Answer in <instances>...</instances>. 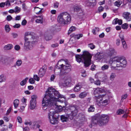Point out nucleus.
<instances>
[{"instance_id": "obj_1", "label": "nucleus", "mask_w": 131, "mask_h": 131, "mask_svg": "<svg viewBox=\"0 0 131 131\" xmlns=\"http://www.w3.org/2000/svg\"><path fill=\"white\" fill-rule=\"evenodd\" d=\"M92 55L87 51H85L83 52L82 55H75V58L77 61L80 63L81 61L83 62L85 66L88 67L91 64V59Z\"/></svg>"}, {"instance_id": "obj_2", "label": "nucleus", "mask_w": 131, "mask_h": 131, "mask_svg": "<svg viewBox=\"0 0 131 131\" xmlns=\"http://www.w3.org/2000/svg\"><path fill=\"white\" fill-rule=\"evenodd\" d=\"M55 89L52 87L49 88L46 91V93L42 101V106L44 110H46L48 106L51 104L50 101L52 100L54 97L53 95V92Z\"/></svg>"}, {"instance_id": "obj_3", "label": "nucleus", "mask_w": 131, "mask_h": 131, "mask_svg": "<svg viewBox=\"0 0 131 131\" xmlns=\"http://www.w3.org/2000/svg\"><path fill=\"white\" fill-rule=\"evenodd\" d=\"M109 63L111 64L115 69L118 70H120V68L123 67L126 64V61L124 59L121 57H115L112 59H110Z\"/></svg>"}, {"instance_id": "obj_4", "label": "nucleus", "mask_w": 131, "mask_h": 131, "mask_svg": "<svg viewBox=\"0 0 131 131\" xmlns=\"http://www.w3.org/2000/svg\"><path fill=\"white\" fill-rule=\"evenodd\" d=\"M57 21L61 24H68L71 22V16L67 12L62 13L58 15L57 18Z\"/></svg>"}, {"instance_id": "obj_5", "label": "nucleus", "mask_w": 131, "mask_h": 131, "mask_svg": "<svg viewBox=\"0 0 131 131\" xmlns=\"http://www.w3.org/2000/svg\"><path fill=\"white\" fill-rule=\"evenodd\" d=\"M108 116L105 114H102L99 116H95V119L93 121L95 124L97 123L101 126H103L106 124L109 121Z\"/></svg>"}, {"instance_id": "obj_6", "label": "nucleus", "mask_w": 131, "mask_h": 131, "mask_svg": "<svg viewBox=\"0 0 131 131\" xmlns=\"http://www.w3.org/2000/svg\"><path fill=\"white\" fill-rule=\"evenodd\" d=\"M65 112L68 117L70 119H72L74 117L77 115L78 110L75 105H70L69 107L65 108Z\"/></svg>"}, {"instance_id": "obj_7", "label": "nucleus", "mask_w": 131, "mask_h": 131, "mask_svg": "<svg viewBox=\"0 0 131 131\" xmlns=\"http://www.w3.org/2000/svg\"><path fill=\"white\" fill-rule=\"evenodd\" d=\"M66 65L62 64L60 65L59 66L58 65V64L55 66L54 70V72L57 69H61L60 70V75H62L66 74L71 71V65L68 63L67 61H66Z\"/></svg>"}, {"instance_id": "obj_8", "label": "nucleus", "mask_w": 131, "mask_h": 131, "mask_svg": "<svg viewBox=\"0 0 131 131\" xmlns=\"http://www.w3.org/2000/svg\"><path fill=\"white\" fill-rule=\"evenodd\" d=\"M105 95L95 96L94 99L96 100L97 104L100 107H105L108 103V101L107 100H105L102 101L103 97Z\"/></svg>"}, {"instance_id": "obj_9", "label": "nucleus", "mask_w": 131, "mask_h": 131, "mask_svg": "<svg viewBox=\"0 0 131 131\" xmlns=\"http://www.w3.org/2000/svg\"><path fill=\"white\" fill-rule=\"evenodd\" d=\"M37 97L36 95H33L31 96V100L30 102L29 108L30 109H34L36 106L37 102L36 99Z\"/></svg>"}, {"instance_id": "obj_10", "label": "nucleus", "mask_w": 131, "mask_h": 131, "mask_svg": "<svg viewBox=\"0 0 131 131\" xmlns=\"http://www.w3.org/2000/svg\"><path fill=\"white\" fill-rule=\"evenodd\" d=\"M65 100L64 99V100H61L59 99L56 98L54 97H53V99H52V100H51V101H50V102L51 103L48 106V107L52 105L57 106V104H58V102H60L61 103H63L64 102V101H65Z\"/></svg>"}, {"instance_id": "obj_11", "label": "nucleus", "mask_w": 131, "mask_h": 131, "mask_svg": "<svg viewBox=\"0 0 131 131\" xmlns=\"http://www.w3.org/2000/svg\"><path fill=\"white\" fill-rule=\"evenodd\" d=\"M85 4L88 6L93 7L96 4V0H85Z\"/></svg>"}, {"instance_id": "obj_12", "label": "nucleus", "mask_w": 131, "mask_h": 131, "mask_svg": "<svg viewBox=\"0 0 131 131\" xmlns=\"http://www.w3.org/2000/svg\"><path fill=\"white\" fill-rule=\"evenodd\" d=\"M119 37L121 40L123 48L125 50L127 48V46L125 41L124 35H123L119 34Z\"/></svg>"}, {"instance_id": "obj_13", "label": "nucleus", "mask_w": 131, "mask_h": 131, "mask_svg": "<svg viewBox=\"0 0 131 131\" xmlns=\"http://www.w3.org/2000/svg\"><path fill=\"white\" fill-rule=\"evenodd\" d=\"M84 82H79L74 87V90L75 92H78L80 91L82 87L83 86Z\"/></svg>"}, {"instance_id": "obj_14", "label": "nucleus", "mask_w": 131, "mask_h": 131, "mask_svg": "<svg viewBox=\"0 0 131 131\" xmlns=\"http://www.w3.org/2000/svg\"><path fill=\"white\" fill-rule=\"evenodd\" d=\"M130 13L128 12H125L123 14V16L124 18L128 21H131V16Z\"/></svg>"}, {"instance_id": "obj_15", "label": "nucleus", "mask_w": 131, "mask_h": 131, "mask_svg": "<svg viewBox=\"0 0 131 131\" xmlns=\"http://www.w3.org/2000/svg\"><path fill=\"white\" fill-rule=\"evenodd\" d=\"M106 91L104 89L101 88H97L94 90V93L95 95L96 94L100 93H105Z\"/></svg>"}, {"instance_id": "obj_16", "label": "nucleus", "mask_w": 131, "mask_h": 131, "mask_svg": "<svg viewBox=\"0 0 131 131\" xmlns=\"http://www.w3.org/2000/svg\"><path fill=\"white\" fill-rule=\"evenodd\" d=\"M104 57V54L102 53L98 52L94 56V58L96 60H100Z\"/></svg>"}, {"instance_id": "obj_17", "label": "nucleus", "mask_w": 131, "mask_h": 131, "mask_svg": "<svg viewBox=\"0 0 131 131\" xmlns=\"http://www.w3.org/2000/svg\"><path fill=\"white\" fill-rule=\"evenodd\" d=\"M24 45L25 48L27 50L30 49L32 47L31 43L29 41L25 42Z\"/></svg>"}, {"instance_id": "obj_18", "label": "nucleus", "mask_w": 131, "mask_h": 131, "mask_svg": "<svg viewBox=\"0 0 131 131\" xmlns=\"http://www.w3.org/2000/svg\"><path fill=\"white\" fill-rule=\"evenodd\" d=\"M53 93L54 97H55V96L60 98H63L65 100L66 99V98L63 95H61L59 93V92L55 90V91H54L53 92Z\"/></svg>"}, {"instance_id": "obj_19", "label": "nucleus", "mask_w": 131, "mask_h": 131, "mask_svg": "<svg viewBox=\"0 0 131 131\" xmlns=\"http://www.w3.org/2000/svg\"><path fill=\"white\" fill-rule=\"evenodd\" d=\"M44 36L45 39L46 40H50L52 38V36L48 32H46L44 33Z\"/></svg>"}, {"instance_id": "obj_20", "label": "nucleus", "mask_w": 131, "mask_h": 131, "mask_svg": "<svg viewBox=\"0 0 131 131\" xmlns=\"http://www.w3.org/2000/svg\"><path fill=\"white\" fill-rule=\"evenodd\" d=\"M46 71V69L43 68H41L38 73L39 76L40 77H42L45 74Z\"/></svg>"}, {"instance_id": "obj_21", "label": "nucleus", "mask_w": 131, "mask_h": 131, "mask_svg": "<svg viewBox=\"0 0 131 131\" xmlns=\"http://www.w3.org/2000/svg\"><path fill=\"white\" fill-rule=\"evenodd\" d=\"M49 113H48V117L49 119L51 118V116L52 117H54V115L55 114V111L53 109H50L49 111Z\"/></svg>"}, {"instance_id": "obj_22", "label": "nucleus", "mask_w": 131, "mask_h": 131, "mask_svg": "<svg viewBox=\"0 0 131 131\" xmlns=\"http://www.w3.org/2000/svg\"><path fill=\"white\" fill-rule=\"evenodd\" d=\"M88 93L85 91L82 92L79 95V97L81 99H83L87 95Z\"/></svg>"}, {"instance_id": "obj_23", "label": "nucleus", "mask_w": 131, "mask_h": 131, "mask_svg": "<svg viewBox=\"0 0 131 131\" xmlns=\"http://www.w3.org/2000/svg\"><path fill=\"white\" fill-rule=\"evenodd\" d=\"M49 119L50 122L53 124H54L57 123L58 119L54 116L52 117V119H51L50 118Z\"/></svg>"}, {"instance_id": "obj_24", "label": "nucleus", "mask_w": 131, "mask_h": 131, "mask_svg": "<svg viewBox=\"0 0 131 131\" xmlns=\"http://www.w3.org/2000/svg\"><path fill=\"white\" fill-rule=\"evenodd\" d=\"M116 52L115 49L113 48L110 49L109 52L108 53V55L109 56L111 57L113 54L116 53Z\"/></svg>"}, {"instance_id": "obj_25", "label": "nucleus", "mask_w": 131, "mask_h": 131, "mask_svg": "<svg viewBox=\"0 0 131 131\" xmlns=\"http://www.w3.org/2000/svg\"><path fill=\"white\" fill-rule=\"evenodd\" d=\"M6 80V78L5 76L3 74L0 75V83L5 82Z\"/></svg>"}, {"instance_id": "obj_26", "label": "nucleus", "mask_w": 131, "mask_h": 131, "mask_svg": "<svg viewBox=\"0 0 131 131\" xmlns=\"http://www.w3.org/2000/svg\"><path fill=\"white\" fill-rule=\"evenodd\" d=\"M76 27L75 26H72L69 29L68 32V35H69L71 32L75 30Z\"/></svg>"}, {"instance_id": "obj_27", "label": "nucleus", "mask_w": 131, "mask_h": 131, "mask_svg": "<svg viewBox=\"0 0 131 131\" xmlns=\"http://www.w3.org/2000/svg\"><path fill=\"white\" fill-rule=\"evenodd\" d=\"M19 103V101L18 99H16L14 100L13 104L15 108H16L18 107Z\"/></svg>"}, {"instance_id": "obj_28", "label": "nucleus", "mask_w": 131, "mask_h": 131, "mask_svg": "<svg viewBox=\"0 0 131 131\" xmlns=\"http://www.w3.org/2000/svg\"><path fill=\"white\" fill-rule=\"evenodd\" d=\"M13 46L12 44H9L6 45L4 47V49L5 50H9L12 48Z\"/></svg>"}, {"instance_id": "obj_29", "label": "nucleus", "mask_w": 131, "mask_h": 131, "mask_svg": "<svg viewBox=\"0 0 131 131\" xmlns=\"http://www.w3.org/2000/svg\"><path fill=\"white\" fill-rule=\"evenodd\" d=\"M61 119L62 122H67L68 121V118L64 115H62L61 116Z\"/></svg>"}, {"instance_id": "obj_30", "label": "nucleus", "mask_w": 131, "mask_h": 131, "mask_svg": "<svg viewBox=\"0 0 131 131\" xmlns=\"http://www.w3.org/2000/svg\"><path fill=\"white\" fill-rule=\"evenodd\" d=\"M122 2L121 0H118L114 3V5L118 7H119L122 4Z\"/></svg>"}, {"instance_id": "obj_31", "label": "nucleus", "mask_w": 131, "mask_h": 131, "mask_svg": "<svg viewBox=\"0 0 131 131\" xmlns=\"http://www.w3.org/2000/svg\"><path fill=\"white\" fill-rule=\"evenodd\" d=\"M104 74L103 73H99L96 74L95 75V77L96 78H103Z\"/></svg>"}, {"instance_id": "obj_32", "label": "nucleus", "mask_w": 131, "mask_h": 131, "mask_svg": "<svg viewBox=\"0 0 131 131\" xmlns=\"http://www.w3.org/2000/svg\"><path fill=\"white\" fill-rule=\"evenodd\" d=\"M74 12H76L78 13L82 10L80 7L78 6H75L74 7Z\"/></svg>"}, {"instance_id": "obj_33", "label": "nucleus", "mask_w": 131, "mask_h": 131, "mask_svg": "<svg viewBox=\"0 0 131 131\" xmlns=\"http://www.w3.org/2000/svg\"><path fill=\"white\" fill-rule=\"evenodd\" d=\"M125 111L124 110L119 109H118L116 112V114L118 115H120L124 113Z\"/></svg>"}, {"instance_id": "obj_34", "label": "nucleus", "mask_w": 131, "mask_h": 131, "mask_svg": "<svg viewBox=\"0 0 131 131\" xmlns=\"http://www.w3.org/2000/svg\"><path fill=\"white\" fill-rule=\"evenodd\" d=\"M28 78H26L25 79L23 80L20 83V85L21 86H23L25 85L27 81L28 80Z\"/></svg>"}, {"instance_id": "obj_35", "label": "nucleus", "mask_w": 131, "mask_h": 131, "mask_svg": "<svg viewBox=\"0 0 131 131\" xmlns=\"http://www.w3.org/2000/svg\"><path fill=\"white\" fill-rule=\"evenodd\" d=\"M109 66L108 65L104 64L101 67V69L103 71L107 70L109 68Z\"/></svg>"}, {"instance_id": "obj_36", "label": "nucleus", "mask_w": 131, "mask_h": 131, "mask_svg": "<svg viewBox=\"0 0 131 131\" xmlns=\"http://www.w3.org/2000/svg\"><path fill=\"white\" fill-rule=\"evenodd\" d=\"M95 108L94 105H91L88 109V111L89 112H92L94 111Z\"/></svg>"}, {"instance_id": "obj_37", "label": "nucleus", "mask_w": 131, "mask_h": 131, "mask_svg": "<svg viewBox=\"0 0 131 131\" xmlns=\"http://www.w3.org/2000/svg\"><path fill=\"white\" fill-rule=\"evenodd\" d=\"M41 19H38L36 20V22L37 23H42L43 21V17L41 16Z\"/></svg>"}, {"instance_id": "obj_38", "label": "nucleus", "mask_w": 131, "mask_h": 131, "mask_svg": "<svg viewBox=\"0 0 131 131\" xmlns=\"http://www.w3.org/2000/svg\"><path fill=\"white\" fill-rule=\"evenodd\" d=\"M88 47L90 48L91 49H93L95 47V46L93 43H89L88 44Z\"/></svg>"}, {"instance_id": "obj_39", "label": "nucleus", "mask_w": 131, "mask_h": 131, "mask_svg": "<svg viewBox=\"0 0 131 131\" xmlns=\"http://www.w3.org/2000/svg\"><path fill=\"white\" fill-rule=\"evenodd\" d=\"M71 81L70 80H67L65 81L64 84L67 86H69L70 85Z\"/></svg>"}, {"instance_id": "obj_40", "label": "nucleus", "mask_w": 131, "mask_h": 131, "mask_svg": "<svg viewBox=\"0 0 131 131\" xmlns=\"http://www.w3.org/2000/svg\"><path fill=\"white\" fill-rule=\"evenodd\" d=\"M78 15L80 18H82L84 16V13L82 10L79 12L78 13Z\"/></svg>"}, {"instance_id": "obj_41", "label": "nucleus", "mask_w": 131, "mask_h": 131, "mask_svg": "<svg viewBox=\"0 0 131 131\" xmlns=\"http://www.w3.org/2000/svg\"><path fill=\"white\" fill-rule=\"evenodd\" d=\"M116 75L115 73H112L110 76V79L111 81H113L116 77Z\"/></svg>"}, {"instance_id": "obj_42", "label": "nucleus", "mask_w": 131, "mask_h": 131, "mask_svg": "<svg viewBox=\"0 0 131 131\" xmlns=\"http://www.w3.org/2000/svg\"><path fill=\"white\" fill-rule=\"evenodd\" d=\"M5 28L6 31L7 32H9L10 30V28L9 27V26L8 25H6L5 26Z\"/></svg>"}, {"instance_id": "obj_43", "label": "nucleus", "mask_w": 131, "mask_h": 131, "mask_svg": "<svg viewBox=\"0 0 131 131\" xmlns=\"http://www.w3.org/2000/svg\"><path fill=\"white\" fill-rule=\"evenodd\" d=\"M22 63V61L21 60H18L16 63V66H19L21 65Z\"/></svg>"}, {"instance_id": "obj_44", "label": "nucleus", "mask_w": 131, "mask_h": 131, "mask_svg": "<svg viewBox=\"0 0 131 131\" xmlns=\"http://www.w3.org/2000/svg\"><path fill=\"white\" fill-rule=\"evenodd\" d=\"M128 27V25L127 23H125L122 25V27L123 28L127 29Z\"/></svg>"}, {"instance_id": "obj_45", "label": "nucleus", "mask_w": 131, "mask_h": 131, "mask_svg": "<svg viewBox=\"0 0 131 131\" xmlns=\"http://www.w3.org/2000/svg\"><path fill=\"white\" fill-rule=\"evenodd\" d=\"M119 19L118 18L115 19L112 22V24H115L118 23Z\"/></svg>"}, {"instance_id": "obj_46", "label": "nucleus", "mask_w": 131, "mask_h": 131, "mask_svg": "<svg viewBox=\"0 0 131 131\" xmlns=\"http://www.w3.org/2000/svg\"><path fill=\"white\" fill-rule=\"evenodd\" d=\"M15 13H18L20 11V8L18 7H16L15 8Z\"/></svg>"}, {"instance_id": "obj_47", "label": "nucleus", "mask_w": 131, "mask_h": 131, "mask_svg": "<svg viewBox=\"0 0 131 131\" xmlns=\"http://www.w3.org/2000/svg\"><path fill=\"white\" fill-rule=\"evenodd\" d=\"M121 43V40L119 39H117L116 40V44L117 46H119Z\"/></svg>"}, {"instance_id": "obj_48", "label": "nucleus", "mask_w": 131, "mask_h": 131, "mask_svg": "<svg viewBox=\"0 0 131 131\" xmlns=\"http://www.w3.org/2000/svg\"><path fill=\"white\" fill-rule=\"evenodd\" d=\"M83 37V34H77L75 38L77 39H79L80 38L82 37Z\"/></svg>"}, {"instance_id": "obj_49", "label": "nucleus", "mask_w": 131, "mask_h": 131, "mask_svg": "<svg viewBox=\"0 0 131 131\" xmlns=\"http://www.w3.org/2000/svg\"><path fill=\"white\" fill-rule=\"evenodd\" d=\"M29 82L30 84H34L35 82V81L32 78H30L29 80Z\"/></svg>"}, {"instance_id": "obj_50", "label": "nucleus", "mask_w": 131, "mask_h": 131, "mask_svg": "<svg viewBox=\"0 0 131 131\" xmlns=\"http://www.w3.org/2000/svg\"><path fill=\"white\" fill-rule=\"evenodd\" d=\"M34 78L35 80L37 81H39L40 79L39 77H38L37 75H34Z\"/></svg>"}, {"instance_id": "obj_51", "label": "nucleus", "mask_w": 131, "mask_h": 131, "mask_svg": "<svg viewBox=\"0 0 131 131\" xmlns=\"http://www.w3.org/2000/svg\"><path fill=\"white\" fill-rule=\"evenodd\" d=\"M12 19V17L10 15L7 16L6 17V20L8 21H10Z\"/></svg>"}, {"instance_id": "obj_52", "label": "nucleus", "mask_w": 131, "mask_h": 131, "mask_svg": "<svg viewBox=\"0 0 131 131\" xmlns=\"http://www.w3.org/2000/svg\"><path fill=\"white\" fill-rule=\"evenodd\" d=\"M104 9V8L101 6H100L98 8V10L99 12L103 11Z\"/></svg>"}, {"instance_id": "obj_53", "label": "nucleus", "mask_w": 131, "mask_h": 131, "mask_svg": "<svg viewBox=\"0 0 131 131\" xmlns=\"http://www.w3.org/2000/svg\"><path fill=\"white\" fill-rule=\"evenodd\" d=\"M20 25L19 24H16L15 25L13 26L14 28H18L20 26Z\"/></svg>"}, {"instance_id": "obj_54", "label": "nucleus", "mask_w": 131, "mask_h": 131, "mask_svg": "<svg viewBox=\"0 0 131 131\" xmlns=\"http://www.w3.org/2000/svg\"><path fill=\"white\" fill-rule=\"evenodd\" d=\"M94 83L97 85H100L101 84V82L100 80H97L94 82Z\"/></svg>"}, {"instance_id": "obj_55", "label": "nucleus", "mask_w": 131, "mask_h": 131, "mask_svg": "<svg viewBox=\"0 0 131 131\" xmlns=\"http://www.w3.org/2000/svg\"><path fill=\"white\" fill-rule=\"evenodd\" d=\"M128 95L127 94H125L122 96V99L121 100H123L124 99H126V98L127 97Z\"/></svg>"}, {"instance_id": "obj_56", "label": "nucleus", "mask_w": 131, "mask_h": 131, "mask_svg": "<svg viewBox=\"0 0 131 131\" xmlns=\"http://www.w3.org/2000/svg\"><path fill=\"white\" fill-rule=\"evenodd\" d=\"M17 119L18 120V122L19 123H22V120L21 118L19 116L17 117Z\"/></svg>"}, {"instance_id": "obj_57", "label": "nucleus", "mask_w": 131, "mask_h": 131, "mask_svg": "<svg viewBox=\"0 0 131 131\" xmlns=\"http://www.w3.org/2000/svg\"><path fill=\"white\" fill-rule=\"evenodd\" d=\"M27 23V21L25 19L23 20L21 22V25H25Z\"/></svg>"}, {"instance_id": "obj_58", "label": "nucleus", "mask_w": 131, "mask_h": 131, "mask_svg": "<svg viewBox=\"0 0 131 131\" xmlns=\"http://www.w3.org/2000/svg\"><path fill=\"white\" fill-rule=\"evenodd\" d=\"M59 3L57 2L55 3L54 4V6L55 8H57L58 7Z\"/></svg>"}, {"instance_id": "obj_59", "label": "nucleus", "mask_w": 131, "mask_h": 131, "mask_svg": "<svg viewBox=\"0 0 131 131\" xmlns=\"http://www.w3.org/2000/svg\"><path fill=\"white\" fill-rule=\"evenodd\" d=\"M95 68L96 66L94 64H93L91 66V69L92 71H94L95 70Z\"/></svg>"}, {"instance_id": "obj_60", "label": "nucleus", "mask_w": 131, "mask_h": 131, "mask_svg": "<svg viewBox=\"0 0 131 131\" xmlns=\"http://www.w3.org/2000/svg\"><path fill=\"white\" fill-rule=\"evenodd\" d=\"M23 130L25 131H29L30 130V128L28 127L27 126L25 128H23Z\"/></svg>"}, {"instance_id": "obj_61", "label": "nucleus", "mask_w": 131, "mask_h": 131, "mask_svg": "<svg viewBox=\"0 0 131 131\" xmlns=\"http://www.w3.org/2000/svg\"><path fill=\"white\" fill-rule=\"evenodd\" d=\"M25 107L22 106L20 107V108L19 110V111L20 112H23L25 108Z\"/></svg>"}, {"instance_id": "obj_62", "label": "nucleus", "mask_w": 131, "mask_h": 131, "mask_svg": "<svg viewBox=\"0 0 131 131\" xmlns=\"http://www.w3.org/2000/svg\"><path fill=\"white\" fill-rule=\"evenodd\" d=\"M35 125H36V127L38 128H39L40 127V126L39 124V123L38 122H36L35 123Z\"/></svg>"}, {"instance_id": "obj_63", "label": "nucleus", "mask_w": 131, "mask_h": 131, "mask_svg": "<svg viewBox=\"0 0 131 131\" xmlns=\"http://www.w3.org/2000/svg\"><path fill=\"white\" fill-rule=\"evenodd\" d=\"M21 19V17L20 16H16L15 18V20H19Z\"/></svg>"}, {"instance_id": "obj_64", "label": "nucleus", "mask_w": 131, "mask_h": 131, "mask_svg": "<svg viewBox=\"0 0 131 131\" xmlns=\"http://www.w3.org/2000/svg\"><path fill=\"white\" fill-rule=\"evenodd\" d=\"M15 49L16 50H18L20 49V47L18 45H16L15 47Z\"/></svg>"}]
</instances>
